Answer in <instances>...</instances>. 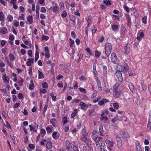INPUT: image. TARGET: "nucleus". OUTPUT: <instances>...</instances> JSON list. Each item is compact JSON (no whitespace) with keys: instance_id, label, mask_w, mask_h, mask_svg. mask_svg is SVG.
Wrapping results in <instances>:
<instances>
[{"instance_id":"46","label":"nucleus","mask_w":151,"mask_h":151,"mask_svg":"<svg viewBox=\"0 0 151 151\" xmlns=\"http://www.w3.org/2000/svg\"><path fill=\"white\" fill-rule=\"evenodd\" d=\"M113 106L114 109H117L119 107V105L117 103H114L112 104Z\"/></svg>"},{"instance_id":"63","label":"nucleus","mask_w":151,"mask_h":151,"mask_svg":"<svg viewBox=\"0 0 151 151\" xmlns=\"http://www.w3.org/2000/svg\"><path fill=\"white\" fill-rule=\"evenodd\" d=\"M19 8L20 9L19 12H20V13L24 12L25 11V8L23 6H20Z\"/></svg>"},{"instance_id":"49","label":"nucleus","mask_w":151,"mask_h":151,"mask_svg":"<svg viewBox=\"0 0 151 151\" xmlns=\"http://www.w3.org/2000/svg\"><path fill=\"white\" fill-rule=\"evenodd\" d=\"M124 10L127 13H129L130 12V8L127 6L124 5L123 6Z\"/></svg>"},{"instance_id":"55","label":"nucleus","mask_w":151,"mask_h":151,"mask_svg":"<svg viewBox=\"0 0 151 151\" xmlns=\"http://www.w3.org/2000/svg\"><path fill=\"white\" fill-rule=\"evenodd\" d=\"M20 78L21 79L20 80L18 81L17 83L19 84L20 86H22L23 85V83L24 81V80L21 77H20Z\"/></svg>"},{"instance_id":"48","label":"nucleus","mask_w":151,"mask_h":151,"mask_svg":"<svg viewBox=\"0 0 151 151\" xmlns=\"http://www.w3.org/2000/svg\"><path fill=\"white\" fill-rule=\"evenodd\" d=\"M42 40H45V41H47L49 39V37L47 36L44 35H42Z\"/></svg>"},{"instance_id":"44","label":"nucleus","mask_w":151,"mask_h":151,"mask_svg":"<svg viewBox=\"0 0 151 151\" xmlns=\"http://www.w3.org/2000/svg\"><path fill=\"white\" fill-rule=\"evenodd\" d=\"M48 101H47L46 104L45 105L43 111V115H45L46 111L47 110V107L48 106Z\"/></svg>"},{"instance_id":"56","label":"nucleus","mask_w":151,"mask_h":151,"mask_svg":"<svg viewBox=\"0 0 151 151\" xmlns=\"http://www.w3.org/2000/svg\"><path fill=\"white\" fill-rule=\"evenodd\" d=\"M103 3L107 5H109L111 4V1L109 0H104Z\"/></svg>"},{"instance_id":"28","label":"nucleus","mask_w":151,"mask_h":151,"mask_svg":"<svg viewBox=\"0 0 151 151\" xmlns=\"http://www.w3.org/2000/svg\"><path fill=\"white\" fill-rule=\"evenodd\" d=\"M27 20L30 24H32L33 22V18L32 16H28L27 18Z\"/></svg>"},{"instance_id":"16","label":"nucleus","mask_w":151,"mask_h":151,"mask_svg":"<svg viewBox=\"0 0 151 151\" xmlns=\"http://www.w3.org/2000/svg\"><path fill=\"white\" fill-rule=\"evenodd\" d=\"M135 150L136 151H142L141 148L140 143L139 141H136L135 142Z\"/></svg>"},{"instance_id":"23","label":"nucleus","mask_w":151,"mask_h":151,"mask_svg":"<svg viewBox=\"0 0 151 151\" xmlns=\"http://www.w3.org/2000/svg\"><path fill=\"white\" fill-rule=\"evenodd\" d=\"M52 135L53 138L55 139H57L60 137V134L56 131L53 132Z\"/></svg>"},{"instance_id":"25","label":"nucleus","mask_w":151,"mask_h":151,"mask_svg":"<svg viewBox=\"0 0 151 151\" xmlns=\"http://www.w3.org/2000/svg\"><path fill=\"white\" fill-rule=\"evenodd\" d=\"M34 61V60L33 58L28 59L27 60V61L26 63L27 65L28 66H31L33 63Z\"/></svg>"},{"instance_id":"21","label":"nucleus","mask_w":151,"mask_h":151,"mask_svg":"<svg viewBox=\"0 0 151 151\" xmlns=\"http://www.w3.org/2000/svg\"><path fill=\"white\" fill-rule=\"evenodd\" d=\"M109 102V100L105 99H103L102 100L99 101L98 104L99 105L101 106L103 105L104 104Z\"/></svg>"},{"instance_id":"52","label":"nucleus","mask_w":151,"mask_h":151,"mask_svg":"<svg viewBox=\"0 0 151 151\" xmlns=\"http://www.w3.org/2000/svg\"><path fill=\"white\" fill-rule=\"evenodd\" d=\"M9 59L10 60L13 61L15 59L14 55L12 53H10L9 54Z\"/></svg>"},{"instance_id":"20","label":"nucleus","mask_w":151,"mask_h":151,"mask_svg":"<svg viewBox=\"0 0 151 151\" xmlns=\"http://www.w3.org/2000/svg\"><path fill=\"white\" fill-rule=\"evenodd\" d=\"M128 86L130 91L132 93L135 91V89L134 84L130 82L128 84Z\"/></svg>"},{"instance_id":"14","label":"nucleus","mask_w":151,"mask_h":151,"mask_svg":"<svg viewBox=\"0 0 151 151\" xmlns=\"http://www.w3.org/2000/svg\"><path fill=\"white\" fill-rule=\"evenodd\" d=\"M104 142L107 145V147H113L114 143L113 141H110L108 139H106L105 140Z\"/></svg>"},{"instance_id":"18","label":"nucleus","mask_w":151,"mask_h":151,"mask_svg":"<svg viewBox=\"0 0 151 151\" xmlns=\"http://www.w3.org/2000/svg\"><path fill=\"white\" fill-rule=\"evenodd\" d=\"M81 140L85 142L88 146L91 145V141L87 137L82 139Z\"/></svg>"},{"instance_id":"15","label":"nucleus","mask_w":151,"mask_h":151,"mask_svg":"<svg viewBox=\"0 0 151 151\" xmlns=\"http://www.w3.org/2000/svg\"><path fill=\"white\" fill-rule=\"evenodd\" d=\"M2 80L5 83L8 84L10 80L9 77L7 76L6 73H4L2 77Z\"/></svg>"},{"instance_id":"4","label":"nucleus","mask_w":151,"mask_h":151,"mask_svg":"<svg viewBox=\"0 0 151 151\" xmlns=\"http://www.w3.org/2000/svg\"><path fill=\"white\" fill-rule=\"evenodd\" d=\"M111 59L112 62L115 64H118L119 61L117 58L116 55L115 53H112L111 56Z\"/></svg>"},{"instance_id":"22","label":"nucleus","mask_w":151,"mask_h":151,"mask_svg":"<svg viewBox=\"0 0 151 151\" xmlns=\"http://www.w3.org/2000/svg\"><path fill=\"white\" fill-rule=\"evenodd\" d=\"M79 106L81 107V109L83 110L84 111H86L87 110V108H86L87 106L84 102H81Z\"/></svg>"},{"instance_id":"51","label":"nucleus","mask_w":151,"mask_h":151,"mask_svg":"<svg viewBox=\"0 0 151 151\" xmlns=\"http://www.w3.org/2000/svg\"><path fill=\"white\" fill-rule=\"evenodd\" d=\"M4 19H5V17L3 12L2 11H1L0 12V20H4Z\"/></svg>"},{"instance_id":"57","label":"nucleus","mask_w":151,"mask_h":151,"mask_svg":"<svg viewBox=\"0 0 151 151\" xmlns=\"http://www.w3.org/2000/svg\"><path fill=\"white\" fill-rule=\"evenodd\" d=\"M67 13L65 11H63L61 14L62 17L64 19L67 16Z\"/></svg>"},{"instance_id":"8","label":"nucleus","mask_w":151,"mask_h":151,"mask_svg":"<svg viewBox=\"0 0 151 151\" xmlns=\"http://www.w3.org/2000/svg\"><path fill=\"white\" fill-rule=\"evenodd\" d=\"M103 138L101 137L97 136L94 138V141L96 142V145L98 148L100 147V144L99 142L102 140Z\"/></svg>"},{"instance_id":"31","label":"nucleus","mask_w":151,"mask_h":151,"mask_svg":"<svg viewBox=\"0 0 151 151\" xmlns=\"http://www.w3.org/2000/svg\"><path fill=\"white\" fill-rule=\"evenodd\" d=\"M91 17L92 16L91 15H89L86 19V21L88 22V27H89L91 24Z\"/></svg>"},{"instance_id":"19","label":"nucleus","mask_w":151,"mask_h":151,"mask_svg":"<svg viewBox=\"0 0 151 151\" xmlns=\"http://www.w3.org/2000/svg\"><path fill=\"white\" fill-rule=\"evenodd\" d=\"M78 114V110L75 109L73 111L70 115V118L73 119Z\"/></svg>"},{"instance_id":"2","label":"nucleus","mask_w":151,"mask_h":151,"mask_svg":"<svg viewBox=\"0 0 151 151\" xmlns=\"http://www.w3.org/2000/svg\"><path fill=\"white\" fill-rule=\"evenodd\" d=\"M105 54L107 56H109L111 53L112 49V45L111 43H108L105 46Z\"/></svg>"},{"instance_id":"3","label":"nucleus","mask_w":151,"mask_h":151,"mask_svg":"<svg viewBox=\"0 0 151 151\" xmlns=\"http://www.w3.org/2000/svg\"><path fill=\"white\" fill-rule=\"evenodd\" d=\"M118 65L120 67L121 71L124 74L127 73L129 68L128 64L125 62L122 65Z\"/></svg>"},{"instance_id":"40","label":"nucleus","mask_w":151,"mask_h":151,"mask_svg":"<svg viewBox=\"0 0 151 151\" xmlns=\"http://www.w3.org/2000/svg\"><path fill=\"white\" fill-rule=\"evenodd\" d=\"M58 7L57 6V4H55V5L53 7L52 11L53 12L56 13V12L58 10Z\"/></svg>"},{"instance_id":"10","label":"nucleus","mask_w":151,"mask_h":151,"mask_svg":"<svg viewBox=\"0 0 151 151\" xmlns=\"http://www.w3.org/2000/svg\"><path fill=\"white\" fill-rule=\"evenodd\" d=\"M117 142V147L119 149H120L122 147V141L121 137L117 136L116 138Z\"/></svg>"},{"instance_id":"6","label":"nucleus","mask_w":151,"mask_h":151,"mask_svg":"<svg viewBox=\"0 0 151 151\" xmlns=\"http://www.w3.org/2000/svg\"><path fill=\"white\" fill-rule=\"evenodd\" d=\"M121 72H122L121 71L117 69L115 73V76L118 80L121 82H122L123 81V78Z\"/></svg>"},{"instance_id":"39","label":"nucleus","mask_w":151,"mask_h":151,"mask_svg":"<svg viewBox=\"0 0 151 151\" xmlns=\"http://www.w3.org/2000/svg\"><path fill=\"white\" fill-rule=\"evenodd\" d=\"M134 11L133 13L134 14V16L135 18H137L139 16V14L137 10L135 9V8H133Z\"/></svg>"},{"instance_id":"33","label":"nucleus","mask_w":151,"mask_h":151,"mask_svg":"<svg viewBox=\"0 0 151 151\" xmlns=\"http://www.w3.org/2000/svg\"><path fill=\"white\" fill-rule=\"evenodd\" d=\"M38 78L39 79H40L42 78H44L45 77L43 73L39 70H38Z\"/></svg>"},{"instance_id":"9","label":"nucleus","mask_w":151,"mask_h":151,"mask_svg":"<svg viewBox=\"0 0 151 151\" xmlns=\"http://www.w3.org/2000/svg\"><path fill=\"white\" fill-rule=\"evenodd\" d=\"M38 124L36 123H34V126H33L32 125H30L29 126L30 129L31 131H33L35 132H37L38 127Z\"/></svg>"},{"instance_id":"54","label":"nucleus","mask_w":151,"mask_h":151,"mask_svg":"<svg viewBox=\"0 0 151 151\" xmlns=\"http://www.w3.org/2000/svg\"><path fill=\"white\" fill-rule=\"evenodd\" d=\"M147 130L148 131H150L151 130V122H148L147 126Z\"/></svg>"},{"instance_id":"58","label":"nucleus","mask_w":151,"mask_h":151,"mask_svg":"<svg viewBox=\"0 0 151 151\" xmlns=\"http://www.w3.org/2000/svg\"><path fill=\"white\" fill-rule=\"evenodd\" d=\"M0 42L2 47H3L7 42V41L5 40H1Z\"/></svg>"},{"instance_id":"61","label":"nucleus","mask_w":151,"mask_h":151,"mask_svg":"<svg viewBox=\"0 0 151 151\" xmlns=\"http://www.w3.org/2000/svg\"><path fill=\"white\" fill-rule=\"evenodd\" d=\"M28 74L30 76H31L32 75V68L31 67H29L28 69Z\"/></svg>"},{"instance_id":"38","label":"nucleus","mask_w":151,"mask_h":151,"mask_svg":"<svg viewBox=\"0 0 151 151\" xmlns=\"http://www.w3.org/2000/svg\"><path fill=\"white\" fill-rule=\"evenodd\" d=\"M99 134L101 136L103 135L104 132L102 126H99Z\"/></svg>"},{"instance_id":"43","label":"nucleus","mask_w":151,"mask_h":151,"mask_svg":"<svg viewBox=\"0 0 151 151\" xmlns=\"http://www.w3.org/2000/svg\"><path fill=\"white\" fill-rule=\"evenodd\" d=\"M67 118L66 116L63 117L62 118V122L63 125H64L68 122Z\"/></svg>"},{"instance_id":"29","label":"nucleus","mask_w":151,"mask_h":151,"mask_svg":"<svg viewBox=\"0 0 151 151\" xmlns=\"http://www.w3.org/2000/svg\"><path fill=\"white\" fill-rule=\"evenodd\" d=\"M25 14L19 12V16L18 19L19 20H24L25 19Z\"/></svg>"},{"instance_id":"27","label":"nucleus","mask_w":151,"mask_h":151,"mask_svg":"<svg viewBox=\"0 0 151 151\" xmlns=\"http://www.w3.org/2000/svg\"><path fill=\"white\" fill-rule=\"evenodd\" d=\"M8 31L6 27H3L1 29L0 33L2 34H4L7 33Z\"/></svg>"},{"instance_id":"26","label":"nucleus","mask_w":151,"mask_h":151,"mask_svg":"<svg viewBox=\"0 0 151 151\" xmlns=\"http://www.w3.org/2000/svg\"><path fill=\"white\" fill-rule=\"evenodd\" d=\"M144 32L142 31L140 32L139 34V36H137L136 37L137 40L140 42L141 40V38L144 37Z\"/></svg>"},{"instance_id":"30","label":"nucleus","mask_w":151,"mask_h":151,"mask_svg":"<svg viewBox=\"0 0 151 151\" xmlns=\"http://www.w3.org/2000/svg\"><path fill=\"white\" fill-rule=\"evenodd\" d=\"M46 147L49 149H50L52 147V143L50 141H47V142L46 143Z\"/></svg>"},{"instance_id":"42","label":"nucleus","mask_w":151,"mask_h":151,"mask_svg":"<svg viewBox=\"0 0 151 151\" xmlns=\"http://www.w3.org/2000/svg\"><path fill=\"white\" fill-rule=\"evenodd\" d=\"M56 120L55 119L52 118L50 120V122L51 123L53 127H55L56 125Z\"/></svg>"},{"instance_id":"35","label":"nucleus","mask_w":151,"mask_h":151,"mask_svg":"<svg viewBox=\"0 0 151 151\" xmlns=\"http://www.w3.org/2000/svg\"><path fill=\"white\" fill-rule=\"evenodd\" d=\"M78 145L76 142H74V151H79L78 149Z\"/></svg>"},{"instance_id":"64","label":"nucleus","mask_w":151,"mask_h":151,"mask_svg":"<svg viewBox=\"0 0 151 151\" xmlns=\"http://www.w3.org/2000/svg\"><path fill=\"white\" fill-rule=\"evenodd\" d=\"M46 130L48 134L51 133L52 132V129L49 127H47L46 128Z\"/></svg>"},{"instance_id":"5","label":"nucleus","mask_w":151,"mask_h":151,"mask_svg":"<svg viewBox=\"0 0 151 151\" xmlns=\"http://www.w3.org/2000/svg\"><path fill=\"white\" fill-rule=\"evenodd\" d=\"M121 136L122 138L126 141H127V138L130 137L128 132L125 129H124L122 131Z\"/></svg>"},{"instance_id":"47","label":"nucleus","mask_w":151,"mask_h":151,"mask_svg":"<svg viewBox=\"0 0 151 151\" xmlns=\"http://www.w3.org/2000/svg\"><path fill=\"white\" fill-rule=\"evenodd\" d=\"M101 54V52L98 51L97 50H95V55L96 57L99 58Z\"/></svg>"},{"instance_id":"32","label":"nucleus","mask_w":151,"mask_h":151,"mask_svg":"<svg viewBox=\"0 0 151 151\" xmlns=\"http://www.w3.org/2000/svg\"><path fill=\"white\" fill-rule=\"evenodd\" d=\"M128 44H127L126 47L125 48V50L124 53L126 54H128L129 53L130 50V47H127Z\"/></svg>"},{"instance_id":"62","label":"nucleus","mask_w":151,"mask_h":151,"mask_svg":"<svg viewBox=\"0 0 151 151\" xmlns=\"http://www.w3.org/2000/svg\"><path fill=\"white\" fill-rule=\"evenodd\" d=\"M69 17L70 20L72 21L76 20V17L75 16L72 14L69 15Z\"/></svg>"},{"instance_id":"36","label":"nucleus","mask_w":151,"mask_h":151,"mask_svg":"<svg viewBox=\"0 0 151 151\" xmlns=\"http://www.w3.org/2000/svg\"><path fill=\"white\" fill-rule=\"evenodd\" d=\"M30 83H31L29 85V89L31 90L33 89L34 88V84L32 80H30Z\"/></svg>"},{"instance_id":"1","label":"nucleus","mask_w":151,"mask_h":151,"mask_svg":"<svg viewBox=\"0 0 151 151\" xmlns=\"http://www.w3.org/2000/svg\"><path fill=\"white\" fill-rule=\"evenodd\" d=\"M113 93L114 96L115 98H118L121 95L122 91L116 84H115L113 87Z\"/></svg>"},{"instance_id":"24","label":"nucleus","mask_w":151,"mask_h":151,"mask_svg":"<svg viewBox=\"0 0 151 151\" xmlns=\"http://www.w3.org/2000/svg\"><path fill=\"white\" fill-rule=\"evenodd\" d=\"M103 76L105 77V78H107V66L105 65H103Z\"/></svg>"},{"instance_id":"13","label":"nucleus","mask_w":151,"mask_h":151,"mask_svg":"<svg viewBox=\"0 0 151 151\" xmlns=\"http://www.w3.org/2000/svg\"><path fill=\"white\" fill-rule=\"evenodd\" d=\"M65 146L66 149L68 150V151L70 149H72V143H70V142L68 140H67L65 142Z\"/></svg>"},{"instance_id":"60","label":"nucleus","mask_w":151,"mask_h":151,"mask_svg":"<svg viewBox=\"0 0 151 151\" xmlns=\"http://www.w3.org/2000/svg\"><path fill=\"white\" fill-rule=\"evenodd\" d=\"M69 45L70 47H73V45L74 43V41L71 38H70L69 39Z\"/></svg>"},{"instance_id":"12","label":"nucleus","mask_w":151,"mask_h":151,"mask_svg":"<svg viewBox=\"0 0 151 151\" xmlns=\"http://www.w3.org/2000/svg\"><path fill=\"white\" fill-rule=\"evenodd\" d=\"M125 17L127 21V25L129 27H131L132 24L131 18L130 15L128 14H125Z\"/></svg>"},{"instance_id":"59","label":"nucleus","mask_w":151,"mask_h":151,"mask_svg":"<svg viewBox=\"0 0 151 151\" xmlns=\"http://www.w3.org/2000/svg\"><path fill=\"white\" fill-rule=\"evenodd\" d=\"M50 96L51 97L52 100L53 101H56V100H57L56 97L54 95V94L53 93H51L50 94Z\"/></svg>"},{"instance_id":"37","label":"nucleus","mask_w":151,"mask_h":151,"mask_svg":"<svg viewBox=\"0 0 151 151\" xmlns=\"http://www.w3.org/2000/svg\"><path fill=\"white\" fill-rule=\"evenodd\" d=\"M112 29L113 31H115L117 30L118 28V25H117L111 24Z\"/></svg>"},{"instance_id":"34","label":"nucleus","mask_w":151,"mask_h":151,"mask_svg":"<svg viewBox=\"0 0 151 151\" xmlns=\"http://www.w3.org/2000/svg\"><path fill=\"white\" fill-rule=\"evenodd\" d=\"M140 85L142 88V90L144 91H145L147 89V86L146 84H144L143 83L141 82Z\"/></svg>"},{"instance_id":"45","label":"nucleus","mask_w":151,"mask_h":151,"mask_svg":"<svg viewBox=\"0 0 151 151\" xmlns=\"http://www.w3.org/2000/svg\"><path fill=\"white\" fill-rule=\"evenodd\" d=\"M8 21L9 22H12V21L13 18L11 15H8L7 17Z\"/></svg>"},{"instance_id":"53","label":"nucleus","mask_w":151,"mask_h":151,"mask_svg":"<svg viewBox=\"0 0 151 151\" xmlns=\"http://www.w3.org/2000/svg\"><path fill=\"white\" fill-rule=\"evenodd\" d=\"M147 17L146 16H145L142 19V22L143 23L146 24L147 23Z\"/></svg>"},{"instance_id":"50","label":"nucleus","mask_w":151,"mask_h":151,"mask_svg":"<svg viewBox=\"0 0 151 151\" xmlns=\"http://www.w3.org/2000/svg\"><path fill=\"white\" fill-rule=\"evenodd\" d=\"M100 119L101 121H104L106 122L108 120V117L106 116H101L100 117Z\"/></svg>"},{"instance_id":"41","label":"nucleus","mask_w":151,"mask_h":151,"mask_svg":"<svg viewBox=\"0 0 151 151\" xmlns=\"http://www.w3.org/2000/svg\"><path fill=\"white\" fill-rule=\"evenodd\" d=\"M40 133L41 134V136L43 137L46 134V131L44 129L42 128L40 130Z\"/></svg>"},{"instance_id":"7","label":"nucleus","mask_w":151,"mask_h":151,"mask_svg":"<svg viewBox=\"0 0 151 151\" xmlns=\"http://www.w3.org/2000/svg\"><path fill=\"white\" fill-rule=\"evenodd\" d=\"M81 140L84 138H87L88 137V133L86 131V129L85 128L83 129L81 131Z\"/></svg>"},{"instance_id":"11","label":"nucleus","mask_w":151,"mask_h":151,"mask_svg":"<svg viewBox=\"0 0 151 151\" xmlns=\"http://www.w3.org/2000/svg\"><path fill=\"white\" fill-rule=\"evenodd\" d=\"M126 31V28L123 26H122L120 28V37L123 38L125 37V34Z\"/></svg>"},{"instance_id":"17","label":"nucleus","mask_w":151,"mask_h":151,"mask_svg":"<svg viewBox=\"0 0 151 151\" xmlns=\"http://www.w3.org/2000/svg\"><path fill=\"white\" fill-rule=\"evenodd\" d=\"M35 46L36 48V51L35 54V62H36L39 58V53L37 51L38 48L37 46V45H35Z\"/></svg>"}]
</instances>
